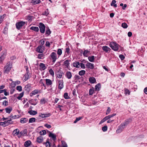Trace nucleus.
<instances>
[{"mask_svg":"<svg viewBox=\"0 0 147 147\" xmlns=\"http://www.w3.org/2000/svg\"><path fill=\"white\" fill-rule=\"evenodd\" d=\"M19 134H20V131L18 129H16L14 130L12 133L13 135L14 136H18Z\"/></svg>","mask_w":147,"mask_h":147,"instance_id":"nucleus-16","label":"nucleus"},{"mask_svg":"<svg viewBox=\"0 0 147 147\" xmlns=\"http://www.w3.org/2000/svg\"><path fill=\"white\" fill-rule=\"evenodd\" d=\"M39 134L40 135H44L46 134V131L45 130H42L39 132Z\"/></svg>","mask_w":147,"mask_h":147,"instance_id":"nucleus-42","label":"nucleus"},{"mask_svg":"<svg viewBox=\"0 0 147 147\" xmlns=\"http://www.w3.org/2000/svg\"><path fill=\"white\" fill-rule=\"evenodd\" d=\"M49 136L54 141H55L56 140V135L54 134H53L51 132H50L49 135Z\"/></svg>","mask_w":147,"mask_h":147,"instance_id":"nucleus-18","label":"nucleus"},{"mask_svg":"<svg viewBox=\"0 0 147 147\" xmlns=\"http://www.w3.org/2000/svg\"><path fill=\"white\" fill-rule=\"evenodd\" d=\"M30 29L36 32H38L39 31V28L37 27L32 26L30 28Z\"/></svg>","mask_w":147,"mask_h":147,"instance_id":"nucleus-30","label":"nucleus"},{"mask_svg":"<svg viewBox=\"0 0 147 147\" xmlns=\"http://www.w3.org/2000/svg\"><path fill=\"white\" fill-rule=\"evenodd\" d=\"M3 92H4V95L5 96H7L9 95V93L7 92H6V90L5 89L3 90Z\"/></svg>","mask_w":147,"mask_h":147,"instance_id":"nucleus-60","label":"nucleus"},{"mask_svg":"<svg viewBox=\"0 0 147 147\" xmlns=\"http://www.w3.org/2000/svg\"><path fill=\"white\" fill-rule=\"evenodd\" d=\"M3 105L5 106H6L8 105V102L6 100H4L3 102Z\"/></svg>","mask_w":147,"mask_h":147,"instance_id":"nucleus-51","label":"nucleus"},{"mask_svg":"<svg viewBox=\"0 0 147 147\" xmlns=\"http://www.w3.org/2000/svg\"><path fill=\"white\" fill-rule=\"evenodd\" d=\"M43 49L42 46L38 47L36 48V51L39 53H42L43 52Z\"/></svg>","mask_w":147,"mask_h":147,"instance_id":"nucleus-19","label":"nucleus"},{"mask_svg":"<svg viewBox=\"0 0 147 147\" xmlns=\"http://www.w3.org/2000/svg\"><path fill=\"white\" fill-rule=\"evenodd\" d=\"M38 57L40 59H43L44 58V55L43 54H39L38 55Z\"/></svg>","mask_w":147,"mask_h":147,"instance_id":"nucleus-47","label":"nucleus"},{"mask_svg":"<svg viewBox=\"0 0 147 147\" xmlns=\"http://www.w3.org/2000/svg\"><path fill=\"white\" fill-rule=\"evenodd\" d=\"M43 140V139L42 137L40 136L38 137L36 140L37 142L39 143H42Z\"/></svg>","mask_w":147,"mask_h":147,"instance_id":"nucleus-23","label":"nucleus"},{"mask_svg":"<svg viewBox=\"0 0 147 147\" xmlns=\"http://www.w3.org/2000/svg\"><path fill=\"white\" fill-rule=\"evenodd\" d=\"M16 89L19 91H21L22 90V87L21 86H18L16 87Z\"/></svg>","mask_w":147,"mask_h":147,"instance_id":"nucleus-49","label":"nucleus"},{"mask_svg":"<svg viewBox=\"0 0 147 147\" xmlns=\"http://www.w3.org/2000/svg\"><path fill=\"white\" fill-rule=\"evenodd\" d=\"M85 71L84 70H81L79 72V74L81 76L84 75L85 73Z\"/></svg>","mask_w":147,"mask_h":147,"instance_id":"nucleus-39","label":"nucleus"},{"mask_svg":"<svg viewBox=\"0 0 147 147\" xmlns=\"http://www.w3.org/2000/svg\"><path fill=\"white\" fill-rule=\"evenodd\" d=\"M106 121V120H105V118H104L102 119L100 121V122L99 124V125H100V124H101L102 123H104V122H105Z\"/></svg>","mask_w":147,"mask_h":147,"instance_id":"nucleus-63","label":"nucleus"},{"mask_svg":"<svg viewBox=\"0 0 147 147\" xmlns=\"http://www.w3.org/2000/svg\"><path fill=\"white\" fill-rule=\"evenodd\" d=\"M40 102L41 104H44L45 103L46 101L45 99H42L41 100Z\"/></svg>","mask_w":147,"mask_h":147,"instance_id":"nucleus-56","label":"nucleus"},{"mask_svg":"<svg viewBox=\"0 0 147 147\" xmlns=\"http://www.w3.org/2000/svg\"><path fill=\"white\" fill-rule=\"evenodd\" d=\"M70 49L69 47H67L65 49V53H67V54H69V53Z\"/></svg>","mask_w":147,"mask_h":147,"instance_id":"nucleus-54","label":"nucleus"},{"mask_svg":"<svg viewBox=\"0 0 147 147\" xmlns=\"http://www.w3.org/2000/svg\"><path fill=\"white\" fill-rule=\"evenodd\" d=\"M13 123V121L11 120H7L3 122H0V125L2 126L8 125L10 124H12Z\"/></svg>","mask_w":147,"mask_h":147,"instance_id":"nucleus-6","label":"nucleus"},{"mask_svg":"<svg viewBox=\"0 0 147 147\" xmlns=\"http://www.w3.org/2000/svg\"><path fill=\"white\" fill-rule=\"evenodd\" d=\"M119 57L121 60H123L124 58V56L122 55H119Z\"/></svg>","mask_w":147,"mask_h":147,"instance_id":"nucleus-64","label":"nucleus"},{"mask_svg":"<svg viewBox=\"0 0 147 147\" xmlns=\"http://www.w3.org/2000/svg\"><path fill=\"white\" fill-rule=\"evenodd\" d=\"M3 120L4 121V120H12V119H11V117H7V118H4V117H3Z\"/></svg>","mask_w":147,"mask_h":147,"instance_id":"nucleus-55","label":"nucleus"},{"mask_svg":"<svg viewBox=\"0 0 147 147\" xmlns=\"http://www.w3.org/2000/svg\"><path fill=\"white\" fill-rule=\"evenodd\" d=\"M12 109V108L11 107H9L5 109L6 112L8 113H10Z\"/></svg>","mask_w":147,"mask_h":147,"instance_id":"nucleus-22","label":"nucleus"},{"mask_svg":"<svg viewBox=\"0 0 147 147\" xmlns=\"http://www.w3.org/2000/svg\"><path fill=\"white\" fill-rule=\"evenodd\" d=\"M49 72L50 74L52 75V76H53L54 75V72L53 70L52 69H51L49 70Z\"/></svg>","mask_w":147,"mask_h":147,"instance_id":"nucleus-50","label":"nucleus"},{"mask_svg":"<svg viewBox=\"0 0 147 147\" xmlns=\"http://www.w3.org/2000/svg\"><path fill=\"white\" fill-rule=\"evenodd\" d=\"M107 129V126L105 125L102 127V130L103 131H106Z\"/></svg>","mask_w":147,"mask_h":147,"instance_id":"nucleus-52","label":"nucleus"},{"mask_svg":"<svg viewBox=\"0 0 147 147\" xmlns=\"http://www.w3.org/2000/svg\"><path fill=\"white\" fill-rule=\"evenodd\" d=\"M28 119L26 118H22L20 119V122L22 123H24L28 121Z\"/></svg>","mask_w":147,"mask_h":147,"instance_id":"nucleus-20","label":"nucleus"},{"mask_svg":"<svg viewBox=\"0 0 147 147\" xmlns=\"http://www.w3.org/2000/svg\"><path fill=\"white\" fill-rule=\"evenodd\" d=\"M131 121V119L130 118H129L126 120L124 122L121 124L122 125H124V127H125V126L127 125Z\"/></svg>","mask_w":147,"mask_h":147,"instance_id":"nucleus-11","label":"nucleus"},{"mask_svg":"<svg viewBox=\"0 0 147 147\" xmlns=\"http://www.w3.org/2000/svg\"><path fill=\"white\" fill-rule=\"evenodd\" d=\"M40 93V91L39 90H38L36 89L30 93V96H32L34 95H36L38 93Z\"/></svg>","mask_w":147,"mask_h":147,"instance_id":"nucleus-13","label":"nucleus"},{"mask_svg":"<svg viewBox=\"0 0 147 147\" xmlns=\"http://www.w3.org/2000/svg\"><path fill=\"white\" fill-rule=\"evenodd\" d=\"M12 67V63L10 62H8L7 63L6 65L4 68V72L8 73L11 69Z\"/></svg>","mask_w":147,"mask_h":147,"instance_id":"nucleus-1","label":"nucleus"},{"mask_svg":"<svg viewBox=\"0 0 147 147\" xmlns=\"http://www.w3.org/2000/svg\"><path fill=\"white\" fill-rule=\"evenodd\" d=\"M31 2L34 4L35 5L40 3V0H32Z\"/></svg>","mask_w":147,"mask_h":147,"instance_id":"nucleus-31","label":"nucleus"},{"mask_svg":"<svg viewBox=\"0 0 147 147\" xmlns=\"http://www.w3.org/2000/svg\"><path fill=\"white\" fill-rule=\"evenodd\" d=\"M125 127L123 125L121 124L120 126L118 127V129L116 131L117 133H119L121 132Z\"/></svg>","mask_w":147,"mask_h":147,"instance_id":"nucleus-8","label":"nucleus"},{"mask_svg":"<svg viewBox=\"0 0 147 147\" xmlns=\"http://www.w3.org/2000/svg\"><path fill=\"white\" fill-rule=\"evenodd\" d=\"M45 80L46 85L47 86H50L52 84V83L51 80L49 79H46Z\"/></svg>","mask_w":147,"mask_h":147,"instance_id":"nucleus-26","label":"nucleus"},{"mask_svg":"<svg viewBox=\"0 0 147 147\" xmlns=\"http://www.w3.org/2000/svg\"><path fill=\"white\" fill-rule=\"evenodd\" d=\"M122 26L124 28H127L128 26L126 23H123L121 24Z\"/></svg>","mask_w":147,"mask_h":147,"instance_id":"nucleus-44","label":"nucleus"},{"mask_svg":"<svg viewBox=\"0 0 147 147\" xmlns=\"http://www.w3.org/2000/svg\"><path fill=\"white\" fill-rule=\"evenodd\" d=\"M111 111V109L109 107H108L106 111V114L108 115L109 114Z\"/></svg>","mask_w":147,"mask_h":147,"instance_id":"nucleus-53","label":"nucleus"},{"mask_svg":"<svg viewBox=\"0 0 147 147\" xmlns=\"http://www.w3.org/2000/svg\"><path fill=\"white\" fill-rule=\"evenodd\" d=\"M102 49L107 53H109L111 50L109 47L107 46H103L102 47Z\"/></svg>","mask_w":147,"mask_h":147,"instance_id":"nucleus-12","label":"nucleus"},{"mask_svg":"<svg viewBox=\"0 0 147 147\" xmlns=\"http://www.w3.org/2000/svg\"><path fill=\"white\" fill-rule=\"evenodd\" d=\"M40 31L42 33H44L45 31V26L43 24L40 23L39 24Z\"/></svg>","mask_w":147,"mask_h":147,"instance_id":"nucleus-3","label":"nucleus"},{"mask_svg":"<svg viewBox=\"0 0 147 147\" xmlns=\"http://www.w3.org/2000/svg\"><path fill=\"white\" fill-rule=\"evenodd\" d=\"M61 142L63 147H67V145L65 142L62 141Z\"/></svg>","mask_w":147,"mask_h":147,"instance_id":"nucleus-46","label":"nucleus"},{"mask_svg":"<svg viewBox=\"0 0 147 147\" xmlns=\"http://www.w3.org/2000/svg\"><path fill=\"white\" fill-rule=\"evenodd\" d=\"M51 33V31L49 28H47V30L46 31V34L49 35Z\"/></svg>","mask_w":147,"mask_h":147,"instance_id":"nucleus-40","label":"nucleus"},{"mask_svg":"<svg viewBox=\"0 0 147 147\" xmlns=\"http://www.w3.org/2000/svg\"><path fill=\"white\" fill-rule=\"evenodd\" d=\"M64 65L67 68L68 67L69 65V61L68 60H66L64 62Z\"/></svg>","mask_w":147,"mask_h":147,"instance_id":"nucleus-32","label":"nucleus"},{"mask_svg":"<svg viewBox=\"0 0 147 147\" xmlns=\"http://www.w3.org/2000/svg\"><path fill=\"white\" fill-rule=\"evenodd\" d=\"M30 74H29L28 72H27L24 75L25 77V80H28L30 78Z\"/></svg>","mask_w":147,"mask_h":147,"instance_id":"nucleus-33","label":"nucleus"},{"mask_svg":"<svg viewBox=\"0 0 147 147\" xmlns=\"http://www.w3.org/2000/svg\"><path fill=\"white\" fill-rule=\"evenodd\" d=\"M90 52V51L87 50H85L83 53V55L84 56L87 57L88 56L87 54L88 53H89Z\"/></svg>","mask_w":147,"mask_h":147,"instance_id":"nucleus-34","label":"nucleus"},{"mask_svg":"<svg viewBox=\"0 0 147 147\" xmlns=\"http://www.w3.org/2000/svg\"><path fill=\"white\" fill-rule=\"evenodd\" d=\"M49 13L48 12V9H47L46 11L44 12L43 13V15H45L46 16H47L48 14Z\"/></svg>","mask_w":147,"mask_h":147,"instance_id":"nucleus-57","label":"nucleus"},{"mask_svg":"<svg viewBox=\"0 0 147 147\" xmlns=\"http://www.w3.org/2000/svg\"><path fill=\"white\" fill-rule=\"evenodd\" d=\"M65 76L68 79H70L72 77L71 72L70 71H68L66 73Z\"/></svg>","mask_w":147,"mask_h":147,"instance_id":"nucleus-21","label":"nucleus"},{"mask_svg":"<svg viewBox=\"0 0 147 147\" xmlns=\"http://www.w3.org/2000/svg\"><path fill=\"white\" fill-rule=\"evenodd\" d=\"M100 87V84L98 83L96 84L95 87V89L96 90H99Z\"/></svg>","mask_w":147,"mask_h":147,"instance_id":"nucleus-36","label":"nucleus"},{"mask_svg":"<svg viewBox=\"0 0 147 147\" xmlns=\"http://www.w3.org/2000/svg\"><path fill=\"white\" fill-rule=\"evenodd\" d=\"M125 94H128V95H129L130 93V92H129V90H128L127 89H125Z\"/></svg>","mask_w":147,"mask_h":147,"instance_id":"nucleus-59","label":"nucleus"},{"mask_svg":"<svg viewBox=\"0 0 147 147\" xmlns=\"http://www.w3.org/2000/svg\"><path fill=\"white\" fill-rule=\"evenodd\" d=\"M45 126L48 128H50L51 127L50 125H49L47 124H45Z\"/></svg>","mask_w":147,"mask_h":147,"instance_id":"nucleus-62","label":"nucleus"},{"mask_svg":"<svg viewBox=\"0 0 147 147\" xmlns=\"http://www.w3.org/2000/svg\"><path fill=\"white\" fill-rule=\"evenodd\" d=\"M86 65L87 67L92 69H93L94 68V64L90 62H88Z\"/></svg>","mask_w":147,"mask_h":147,"instance_id":"nucleus-10","label":"nucleus"},{"mask_svg":"<svg viewBox=\"0 0 147 147\" xmlns=\"http://www.w3.org/2000/svg\"><path fill=\"white\" fill-rule=\"evenodd\" d=\"M64 98L65 99H68L69 98L67 93H65L64 94Z\"/></svg>","mask_w":147,"mask_h":147,"instance_id":"nucleus-43","label":"nucleus"},{"mask_svg":"<svg viewBox=\"0 0 147 147\" xmlns=\"http://www.w3.org/2000/svg\"><path fill=\"white\" fill-rule=\"evenodd\" d=\"M62 53V51L61 49H58L57 51V53L59 55H61Z\"/></svg>","mask_w":147,"mask_h":147,"instance_id":"nucleus-45","label":"nucleus"},{"mask_svg":"<svg viewBox=\"0 0 147 147\" xmlns=\"http://www.w3.org/2000/svg\"><path fill=\"white\" fill-rule=\"evenodd\" d=\"M94 92V88L92 87L89 90V94L90 95H92Z\"/></svg>","mask_w":147,"mask_h":147,"instance_id":"nucleus-35","label":"nucleus"},{"mask_svg":"<svg viewBox=\"0 0 147 147\" xmlns=\"http://www.w3.org/2000/svg\"><path fill=\"white\" fill-rule=\"evenodd\" d=\"M31 88V84H28L26 85L24 88V89L27 92H28L30 90Z\"/></svg>","mask_w":147,"mask_h":147,"instance_id":"nucleus-14","label":"nucleus"},{"mask_svg":"<svg viewBox=\"0 0 147 147\" xmlns=\"http://www.w3.org/2000/svg\"><path fill=\"white\" fill-rule=\"evenodd\" d=\"M58 81V88L59 89L61 90L64 87L63 82V80H59Z\"/></svg>","mask_w":147,"mask_h":147,"instance_id":"nucleus-7","label":"nucleus"},{"mask_svg":"<svg viewBox=\"0 0 147 147\" xmlns=\"http://www.w3.org/2000/svg\"><path fill=\"white\" fill-rule=\"evenodd\" d=\"M28 113L30 115H35L37 114L36 111H34L31 110L28 111Z\"/></svg>","mask_w":147,"mask_h":147,"instance_id":"nucleus-28","label":"nucleus"},{"mask_svg":"<svg viewBox=\"0 0 147 147\" xmlns=\"http://www.w3.org/2000/svg\"><path fill=\"white\" fill-rule=\"evenodd\" d=\"M24 93L23 92L19 94L18 96L17 97V98L18 100H20L21 98L23 96Z\"/></svg>","mask_w":147,"mask_h":147,"instance_id":"nucleus-41","label":"nucleus"},{"mask_svg":"<svg viewBox=\"0 0 147 147\" xmlns=\"http://www.w3.org/2000/svg\"><path fill=\"white\" fill-rule=\"evenodd\" d=\"M89 61L91 62H93L94 59V56H90L88 57Z\"/></svg>","mask_w":147,"mask_h":147,"instance_id":"nucleus-29","label":"nucleus"},{"mask_svg":"<svg viewBox=\"0 0 147 147\" xmlns=\"http://www.w3.org/2000/svg\"><path fill=\"white\" fill-rule=\"evenodd\" d=\"M25 23V22L23 21H20L17 23L16 24V26L18 30H19L24 25Z\"/></svg>","mask_w":147,"mask_h":147,"instance_id":"nucleus-5","label":"nucleus"},{"mask_svg":"<svg viewBox=\"0 0 147 147\" xmlns=\"http://www.w3.org/2000/svg\"><path fill=\"white\" fill-rule=\"evenodd\" d=\"M39 66L40 67V70L41 71L44 70L46 68V67L45 65L43 63H40Z\"/></svg>","mask_w":147,"mask_h":147,"instance_id":"nucleus-17","label":"nucleus"},{"mask_svg":"<svg viewBox=\"0 0 147 147\" xmlns=\"http://www.w3.org/2000/svg\"><path fill=\"white\" fill-rule=\"evenodd\" d=\"M116 3V1L115 0H113L112 1V2L111 4V6H113L115 7H117V5L116 4H115V3Z\"/></svg>","mask_w":147,"mask_h":147,"instance_id":"nucleus-37","label":"nucleus"},{"mask_svg":"<svg viewBox=\"0 0 147 147\" xmlns=\"http://www.w3.org/2000/svg\"><path fill=\"white\" fill-rule=\"evenodd\" d=\"M5 15H3L2 16H1L0 17V24H1L3 21V19L4 18Z\"/></svg>","mask_w":147,"mask_h":147,"instance_id":"nucleus-48","label":"nucleus"},{"mask_svg":"<svg viewBox=\"0 0 147 147\" xmlns=\"http://www.w3.org/2000/svg\"><path fill=\"white\" fill-rule=\"evenodd\" d=\"M80 77L78 75H75L74 76L75 80H78L80 79Z\"/></svg>","mask_w":147,"mask_h":147,"instance_id":"nucleus-61","label":"nucleus"},{"mask_svg":"<svg viewBox=\"0 0 147 147\" xmlns=\"http://www.w3.org/2000/svg\"><path fill=\"white\" fill-rule=\"evenodd\" d=\"M109 46L113 50L116 51L118 50L119 46L117 44L113 42H111L109 44Z\"/></svg>","mask_w":147,"mask_h":147,"instance_id":"nucleus-2","label":"nucleus"},{"mask_svg":"<svg viewBox=\"0 0 147 147\" xmlns=\"http://www.w3.org/2000/svg\"><path fill=\"white\" fill-rule=\"evenodd\" d=\"M56 73L57 77L59 78H61L62 77V75L64 74L63 73L61 70L57 71Z\"/></svg>","mask_w":147,"mask_h":147,"instance_id":"nucleus-15","label":"nucleus"},{"mask_svg":"<svg viewBox=\"0 0 147 147\" xmlns=\"http://www.w3.org/2000/svg\"><path fill=\"white\" fill-rule=\"evenodd\" d=\"M116 115V114L113 113L112 114L109 115H108V116L109 118V119H110L111 118L115 116V115Z\"/></svg>","mask_w":147,"mask_h":147,"instance_id":"nucleus-58","label":"nucleus"},{"mask_svg":"<svg viewBox=\"0 0 147 147\" xmlns=\"http://www.w3.org/2000/svg\"><path fill=\"white\" fill-rule=\"evenodd\" d=\"M31 144V141L30 140H28L24 143V146L25 147H28Z\"/></svg>","mask_w":147,"mask_h":147,"instance_id":"nucleus-27","label":"nucleus"},{"mask_svg":"<svg viewBox=\"0 0 147 147\" xmlns=\"http://www.w3.org/2000/svg\"><path fill=\"white\" fill-rule=\"evenodd\" d=\"M20 136H18V137H20L21 136H26L27 135V129H25L22 131L20 133Z\"/></svg>","mask_w":147,"mask_h":147,"instance_id":"nucleus-9","label":"nucleus"},{"mask_svg":"<svg viewBox=\"0 0 147 147\" xmlns=\"http://www.w3.org/2000/svg\"><path fill=\"white\" fill-rule=\"evenodd\" d=\"M73 65L77 68H79L80 66V63L79 62L76 63H74L73 64Z\"/></svg>","mask_w":147,"mask_h":147,"instance_id":"nucleus-25","label":"nucleus"},{"mask_svg":"<svg viewBox=\"0 0 147 147\" xmlns=\"http://www.w3.org/2000/svg\"><path fill=\"white\" fill-rule=\"evenodd\" d=\"M36 121V119L35 118L32 117L29 119V123H32L35 122Z\"/></svg>","mask_w":147,"mask_h":147,"instance_id":"nucleus-38","label":"nucleus"},{"mask_svg":"<svg viewBox=\"0 0 147 147\" xmlns=\"http://www.w3.org/2000/svg\"><path fill=\"white\" fill-rule=\"evenodd\" d=\"M90 82L92 84H94L96 82L95 78L93 77H90L89 79Z\"/></svg>","mask_w":147,"mask_h":147,"instance_id":"nucleus-24","label":"nucleus"},{"mask_svg":"<svg viewBox=\"0 0 147 147\" xmlns=\"http://www.w3.org/2000/svg\"><path fill=\"white\" fill-rule=\"evenodd\" d=\"M51 59H52V62L54 63L57 59V55L56 53L55 52H52L50 55Z\"/></svg>","mask_w":147,"mask_h":147,"instance_id":"nucleus-4","label":"nucleus"}]
</instances>
